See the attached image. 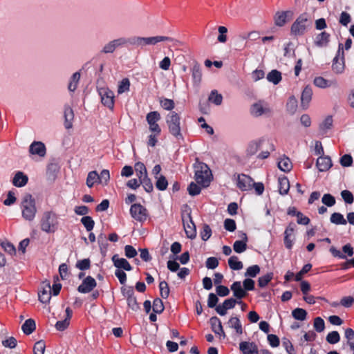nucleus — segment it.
<instances>
[{"mask_svg":"<svg viewBox=\"0 0 354 354\" xmlns=\"http://www.w3.org/2000/svg\"><path fill=\"white\" fill-rule=\"evenodd\" d=\"M311 23L307 14L300 15L293 22L290 28V35L293 37L304 35L310 26Z\"/></svg>","mask_w":354,"mask_h":354,"instance_id":"f257e3e1","label":"nucleus"},{"mask_svg":"<svg viewBox=\"0 0 354 354\" xmlns=\"http://www.w3.org/2000/svg\"><path fill=\"white\" fill-rule=\"evenodd\" d=\"M250 113L253 118H268L272 115V109L267 102L259 100L250 106Z\"/></svg>","mask_w":354,"mask_h":354,"instance_id":"f03ea898","label":"nucleus"},{"mask_svg":"<svg viewBox=\"0 0 354 354\" xmlns=\"http://www.w3.org/2000/svg\"><path fill=\"white\" fill-rule=\"evenodd\" d=\"M212 178V172L205 163H199L196 167L195 179L198 184L206 187L209 185Z\"/></svg>","mask_w":354,"mask_h":354,"instance_id":"7ed1b4c3","label":"nucleus"},{"mask_svg":"<svg viewBox=\"0 0 354 354\" xmlns=\"http://www.w3.org/2000/svg\"><path fill=\"white\" fill-rule=\"evenodd\" d=\"M169 133L176 138H182L180 117L175 111H171L166 117Z\"/></svg>","mask_w":354,"mask_h":354,"instance_id":"20e7f679","label":"nucleus"},{"mask_svg":"<svg viewBox=\"0 0 354 354\" xmlns=\"http://www.w3.org/2000/svg\"><path fill=\"white\" fill-rule=\"evenodd\" d=\"M22 215L24 218L28 221H32L35 216L37 209L34 198L30 194L24 196L21 203Z\"/></svg>","mask_w":354,"mask_h":354,"instance_id":"39448f33","label":"nucleus"},{"mask_svg":"<svg viewBox=\"0 0 354 354\" xmlns=\"http://www.w3.org/2000/svg\"><path fill=\"white\" fill-rule=\"evenodd\" d=\"M58 218L56 214L53 212L44 213L41 221V228L43 231L52 233L57 229Z\"/></svg>","mask_w":354,"mask_h":354,"instance_id":"423d86ee","label":"nucleus"},{"mask_svg":"<svg viewBox=\"0 0 354 354\" xmlns=\"http://www.w3.org/2000/svg\"><path fill=\"white\" fill-rule=\"evenodd\" d=\"M97 92L100 96L102 104L110 110H113L115 104V95L113 92L108 87L98 88Z\"/></svg>","mask_w":354,"mask_h":354,"instance_id":"0eeeda50","label":"nucleus"},{"mask_svg":"<svg viewBox=\"0 0 354 354\" xmlns=\"http://www.w3.org/2000/svg\"><path fill=\"white\" fill-rule=\"evenodd\" d=\"M345 69L344 63V53L343 46L341 44H339L338 51L337 55L335 57L332 64V71L335 74H342Z\"/></svg>","mask_w":354,"mask_h":354,"instance_id":"6e6552de","label":"nucleus"},{"mask_svg":"<svg viewBox=\"0 0 354 354\" xmlns=\"http://www.w3.org/2000/svg\"><path fill=\"white\" fill-rule=\"evenodd\" d=\"M160 118V114L156 111H151L146 115V120L149 124L150 131L155 133L156 135H160L161 132V129L158 124Z\"/></svg>","mask_w":354,"mask_h":354,"instance_id":"1a4fd4ad","label":"nucleus"},{"mask_svg":"<svg viewBox=\"0 0 354 354\" xmlns=\"http://www.w3.org/2000/svg\"><path fill=\"white\" fill-rule=\"evenodd\" d=\"M128 40L125 37H119L106 43L102 48L101 53L104 54L113 53L116 48L125 46Z\"/></svg>","mask_w":354,"mask_h":354,"instance_id":"9d476101","label":"nucleus"},{"mask_svg":"<svg viewBox=\"0 0 354 354\" xmlns=\"http://www.w3.org/2000/svg\"><path fill=\"white\" fill-rule=\"evenodd\" d=\"M145 48L147 46H156L160 42H169L173 44V45H176L179 41L170 37L163 36V35H156L151 37H145Z\"/></svg>","mask_w":354,"mask_h":354,"instance_id":"9b49d317","label":"nucleus"},{"mask_svg":"<svg viewBox=\"0 0 354 354\" xmlns=\"http://www.w3.org/2000/svg\"><path fill=\"white\" fill-rule=\"evenodd\" d=\"M131 216L138 221H145L147 218V209L140 204H133L130 208Z\"/></svg>","mask_w":354,"mask_h":354,"instance_id":"f8f14e48","label":"nucleus"},{"mask_svg":"<svg viewBox=\"0 0 354 354\" xmlns=\"http://www.w3.org/2000/svg\"><path fill=\"white\" fill-rule=\"evenodd\" d=\"M29 153L39 158H44L46 154V146L42 142L34 141L29 147Z\"/></svg>","mask_w":354,"mask_h":354,"instance_id":"ddd939ff","label":"nucleus"},{"mask_svg":"<svg viewBox=\"0 0 354 354\" xmlns=\"http://www.w3.org/2000/svg\"><path fill=\"white\" fill-rule=\"evenodd\" d=\"M292 17V12L290 10L287 11H277L274 15V24L277 26H283L289 19Z\"/></svg>","mask_w":354,"mask_h":354,"instance_id":"4468645a","label":"nucleus"},{"mask_svg":"<svg viewBox=\"0 0 354 354\" xmlns=\"http://www.w3.org/2000/svg\"><path fill=\"white\" fill-rule=\"evenodd\" d=\"M253 185V179L248 175L239 174L237 177V187L242 191L251 190Z\"/></svg>","mask_w":354,"mask_h":354,"instance_id":"2eb2a0df","label":"nucleus"},{"mask_svg":"<svg viewBox=\"0 0 354 354\" xmlns=\"http://www.w3.org/2000/svg\"><path fill=\"white\" fill-rule=\"evenodd\" d=\"M97 286L96 281L91 276L86 277L78 286L77 290L81 293H88Z\"/></svg>","mask_w":354,"mask_h":354,"instance_id":"dca6fc26","label":"nucleus"},{"mask_svg":"<svg viewBox=\"0 0 354 354\" xmlns=\"http://www.w3.org/2000/svg\"><path fill=\"white\" fill-rule=\"evenodd\" d=\"M237 301H238L234 298L227 299L221 305H218L216 307V311L218 315L224 316L227 314V310L234 308L235 305L237 304Z\"/></svg>","mask_w":354,"mask_h":354,"instance_id":"f3484780","label":"nucleus"},{"mask_svg":"<svg viewBox=\"0 0 354 354\" xmlns=\"http://www.w3.org/2000/svg\"><path fill=\"white\" fill-rule=\"evenodd\" d=\"M330 252L335 257L339 259H346V256L351 257L353 254V249L351 247V245H344L342 248V252L337 250L335 247H331Z\"/></svg>","mask_w":354,"mask_h":354,"instance_id":"a211bd4d","label":"nucleus"},{"mask_svg":"<svg viewBox=\"0 0 354 354\" xmlns=\"http://www.w3.org/2000/svg\"><path fill=\"white\" fill-rule=\"evenodd\" d=\"M265 138H261L250 142L247 148V154L249 156H253L260 149H264V146H263V145L265 142Z\"/></svg>","mask_w":354,"mask_h":354,"instance_id":"6ab92c4d","label":"nucleus"},{"mask_svg":"<svg viewBox=\"0 0 354 354\" xmlns=\"http://www.w3.org/2000/svg\"><path fill=\"white\" fill-rule=\"evenodd\" d=\"M183 225L185 233L187 237L193 239L196 236V230L194 223H193L191 216L187 215V217L183 218Z\"/></svg>","mask_w":354,"mask_h":354,"instance_id":"aec40b11","label":"nucleus"},{"mask_svg":"<svg viewBox=\"0 0 354 354\" xmlns=\"http://www.w3.org/2000/svg\"><path fill=\"white\" fill-rule=\"evenodd\" d=\"M263 146H264V149H261L262 151L257 156V158L261 160L268 158L270 154V152L275 150L274 144L270 139L266 138Z\"/></svg>","mask_w":354,"mask_h":354,"instance_id":"412c9836","label":"nucleus"},{"mask_svg":"<svg viewBox=\"0 0 354 354\" xmlns=\"http://www.w3.org/2000/svg\"><path fill=\"white\" fill-rule=\"evenodd\" d=\"M233 295L237 301L242 299L247 295V292L242 288L240 281H234L230 286Z\"/></svg>","mask_w":354,"mask_h":354,"instance_id":"4be33fe9","label":"nucleus"},{"mask_svg":"<svg viewBox=\"0 0 354 354\" xmlns=\"http://www.w3.org/2000/svg\"><path fill=\"white\" fill-rule=\"evenodd\" d=\"M239 349L243 354H258V348L255 343L241 342L239 344Z\"/></svg>","mask_w":354,"mask_h":354,"instance_id":"5701e85b","label":"nucleus"},{"mask_svg":"<svg viewBox=\"0 0 354 354\" xmlns=\"http://www.w3.org/2000/svg\"><path fill=\"white\" fill-rule=\"evenodd\" d=\"M210 324L212 331L223 338L225 337V333L223 330L221 320L216 316L210 319Z\"/></svg>","mask_w":354,"mask_h":354,"instance_id":"b1692460","label":"nucleus"},{"mask_svg":"<svg viewBox=\"0 0 354 354\" xmlns=\"http://www.w3.org/2000/svg\"><path fill=\"white\" fill-rule=\"evenodd\" d=\"M39 300L43 304H47L51 298V287L49 283H46L42 290L38 292Z\"/></svg>","mask_w":354,"mask_h":354,"instance_id":"393cba45","label":"nucleus"},{"mask_svg":"<svg viewBox=\"0 0 354 354\" xmlns=\"http://www.w3.org/2000/svg\"><path fill=\"white\" fill-rule=\"evenodd\" d=\"M316 165L319 171H326L332 166V161L329 156H321L317 160Z\"/></svg>","mask_w":354,"mask_h":354,"instance_id":"a878e982","label":"nucleus"},{"mask_svg":"<svg viewBox=\"0 0 354 354\" xmlns=\"http://www.w3.org/2000/svg\"><path fill=\"white\" fill-rule=\"evenodd\" d=\"M112 261L113 265L118 268H122L127 271L132 270V267L127 260L124 258H119L118 254H114L112 257Z\"/></svg>","mask_w":354,"mask_h":354,"instance_id":"bb28decb","label":"nucleus"},{"mask_svg":"<svg viewBox=\"0 0 354 354\" xmlns=\"http://www.w3.org/2000/svg\"><path fill=\"white\" fill-rule=\"evenodd\" d=\"M312 95L313 91L311 87L306 86L303 90L301 97V106L304 109H307L308 107L309 103L312 99Z\"/></svg>","mask_w":354,"mask_h":354,"instance_id":"cd10ccee","label":"nucleus"},{"mask_svg":"<svg viewBox=\"0 0 354 354\" xmlns=\"http://www.w3.org/2000/svg\"><path fill=\"white\" fill-rule=\"evenodd\" d=\"M313 82L317 87L320 88H326L337 85V82L335 80L329 81L321 76L315 77Z\"/></svg>","mask_w":354,"mask_h":354,"instance_id":"c85d7f7f","label":"nucleus"},{"mask_svg":"<svg viewBox=\"0 0 354 354\" xmlns=\"http://www.w3.org/2000/svg\"><path fill=\"white\" fill-rule=\"evenodd\" d=\"M28 176L21 171H18L12 179V183L15 186L21 187L25 186L28 183Z\"/></svg>","mask_w":354,"mask_h":354,"instance_id":"c756f323","label":"nucleus"},{"mask_svg":"<svg viewBox=\"0 0 354 354\" xmlns=\"http://www.w3.org/2000/svg\"><path fill=\"white\" fill-rule=\"evenodd\" d=\"M64 127L66 129H69L72 127V122L74 118V113L71 107L66 106L64 109Z\"/></svg>","mask_w":354,"mask_h":354,"instance_id":"7c9ffc66","label":"nucleus"},{"mask_svg":"<svg viewBox=\"0 0 354 354\" xmlns=\"http://www.w3.org/2000/svg\"><path fill=\"white\" fill-rule=\"evenodd\" d=\"M296 225L294 223H290L286 227L284 232V240L286 243H292L294 241V232Z\"/></svg>","mask_w":354,"mask_h":354,"instance_id":"2f4dec72","label":"nucleus"},{"mask_svg":"<svg viewBox=\"0 0 354 354\" xmlns=\"http://www.w3.org/2000/svg\"><path fill=\"white\" fill-rule=\"evenodd\" d=\"M227 324L230 328H234L236 330V333L238 335H241L243 333V328L240 319L237 317H232Z\"/></svg>","mask_w":354,"mask_h":354,"instance_id":"473e14b6","label":"nucleus"},{"mask_svg":"<svg viewBox=\"0 0 354 354\" xmlns=\"http://www.w3.org/2000/svg\"><path fill=\"white\" fill-rule=\"evenodd\" d=\"M330 40V35L326 32L324 31L319 34L315 39V44L317 46H326Z\"/></svg>","mask_w":354,"mask_h":354,"instance_id":"72a5a7b5","label":"nucleus"},{"mask_svg":"<svg viewBox=\"0 0 354 354\" xmlns=\"http://www.w3.org/2000/svg\"><path fill=\"white\" fill-rule=\"evenodd\" d=\"M278 167L280 170L284 172L290 171L292 167L290 158L286 156L280 158L278 162Z\"/></svg>","mask_w":354,"mask_h":354,"instance_id":"f704fd0d","label":"nucleus"},{"mask_svg":"<svg viewBox=\"0 0 354 354\" xmlns=\"http://www.w3.org/2000/svg\"><path fill=\"white\" fill-rule=\"evenodd\" d=\"M36 328L35 322L32 319H28L21 326L23 332L26 335L31 334Z\"/></svg>","mask_w":354,"mask_h":354,"instance_id":"c9c22d12","label":"nucleus"},{"mask_svg":"<svg viewBox=\"0 0 354 354\" xmlns=\"http://www.w3.org/2000/svg\"><path fill=\"white\" fill-rule=\"evenodd\" d=\"M80 79V73L79 72L73 74L68 85V89L70 92H74L77 89Z\"/></svg>","mask_w":354,"mask_h":354,"instance_id":"e433bc0d","label":"nucleus"},{"mask_svg":"<svg viewBox=\"0 0 354 354\" xmlns=\"http://www.w3.org/2000/svg\"><path fill=\"white\" fill-rule=\"evenodd\" d=\"M290 189L289 180L286 177L279 178V192L281 195L288 194Z\"/></svg>","mask_w":354,"mask_h":354,"instance_id":"4c0bfd02","label":"nucleus"},{"mask_svg":"<svg viewBox=\"0 0 354 354\" xmlns=\"http://www.w3.org/2000/svg\"><path fill=\"white\" fill-rule=\"evenodd\" d=\"M127 40L128 43L136 48H145V37L134 36L127 39Z\"/></svg>","mask_w":354,"mask_h":354,"instance_id":"58836bf2","label":"nucleus"},{"mask_svg":"<svg viewBox=\"0 0 354 354\" xmlns=\"http://www.w3.org/2000/svg\"><path fill=\"white\" fill-rule=\"evenodd\" d=\"M266 78L268 82H272L274 84H277L281 80V73L277 70H272L267 75Z\"/></svg>","mask_w":354,"mask_h":354,"instance_id":"ea45409f","label":"nucleus"},{"mask_svg":"<svg viewBox=\"0 0 354 354\" xmlns=\"http://www.w3.org/2000/svg\"><path fill=\"white\" fill-rule=\"evenodd\" d=\"M135 171L136 173V176L139 179H142L146 176H147V171L146 167L142 162H138L135 164L134 166Z\"/></svg>","mask_w":354,"mask_h":354,"instance_id":"a19ab883","label":"nucleus"},{"mask_svg":"<svg viewBox=\"0 0 354 354\" xmlns=\"http://www.w3.org/2000/svg\"><path fill=\"white\" fill-rule=\"evenodd\" d=\"M86 183L89 188L93 187L95 183H99L98 174L96 171L88 172Z\"/></svg>","mask_w":354,"mask_h":354,"instance_id":"79ce46f5","label":"nucleus"},{"mask_svg":"<svg viewBox=\"0 0 354 354\" xmlns=\"http://www.w3.org/2000/svg\"><path fill=\"white\" fill-rule=\"evenodd\" d=\"M130 81L128 78L122 79L118 84V94L120 95L129 91Z\"/></svg>","mask_w":354,"mask_h":354,"instance_id":"37998d69","label":"nucleus"},{"mask_svg":"<svg viewBox=\"0 0 354 354\" xmlns=\"http://www.w3.org/2000/svg\"><path fill=\"white\" fill-rule=\"evenodd\" d=\"M292 316L296 320L304 321L306 319L307 312L303 308H297L292 311Z\"/></svg>","mask_w":354,"mask_h":354,"instance_id":"c03bdc74","label":"nucleus"},{"mask_svg":"<svg viewBox=\"0 0 354 354\" xmlns=\"http://www.w3.org/2000/svg\"><path fill=\"white\" fill-rule=\"evenodd\" d=\"M228 265L230 268L234 270H239L243 268V263L241 261L238 260V257L236 256H232L228 259Z\"/></svg>","mask_w":354,"mask_h":354,"instance_id":"a18cd8bd","label":"nucleus"},{"mask_svg":"<svg viewBox=\"0 0 354 354\" xmlns=\"http://www.w3.org/2000/svg\"><path fill=\"white\" fill-rule=\"evenodd\" d=\"M209 101L214 103L215 105H221L223 101L222 95L218 93L216 90H213L211 91V93L208 98Z\"/></svg>","mask_w":354,"mask_h":354,"instance_id":"49530a36","label":"nucleus"},{"mask_svg":"<svg viewBox=\"0 0 354 354\" xmlns=\"http://www.w3.org/2000/svg\"><path fill=\"white\" fill-rule=\"evenodd\" d=\"M330 221L332 223L335 225H346L347 221L344 218V216L340 213H333L332 214Z\"/></svg>","mask_w":354,"mask_h":354,"instance_id":"de8ad7c7","label":"nucleus"},{"mask_svg":"<svg viewBox=\"0 0 354 354\" xmlns=\"http://www.w3.org/2000/svg\"><path fill=\"white\" fill-rule=\"evenodd\" d=\"M192 77L194 83L199 84L201 80L202 73L200 66L195 64L192 69Z\"/></svg>","mask_w":354,"mask_h":354,"instance_id":"09e8293b","label":"nucleus"},{"mask_svg":"<svg viewBox=\"0 0 354 354\" xmlns=\"http://www.w3.org/2000/svg\"><path fill=\"white\" fill-rule=\"evenodd\" d=\"M98 177L100 184L107 185L110 180V172L108 169H103L100 174H98Z\"/></svg>","mask_w":354,"mask_h":354,"instance_id":"8fccbe9b","label":"nucleus"},{"mask_svg":"<svg viewBox=\"0 0 354 354\" xmlns=\"http://www.w3.org/2000/svg\"><path fill=\"white\" fill-rule=\"evenodd\" d=\"M272 272H269L263 276L260 277L258 280L259 286L261 288L266 286L268 284V283L272 280Z\"/></svg>","mask_w":354,"mask_h":354,"instance_id":"3c124183","label":"nucleus"},{"mask_svg":"<svg viewBox=\"0 0 354 354\" xmlns=\"http://www.w3.org/2000/svg\"><path fill=\"white\" fill-rule=\"evenodd\" d=\"M157 179L156 183V187L158 189L163 191L167 189L168 185V182L165 176L162 175H160L158 177L156 178Z\"/></svg>","mask_w":354,"mask_h":354,"instance_id":"603ef678","label":"nucleus"},{"mask_svg":"<svg viewBox=\"0 0 354 354\" xmlns=\"http://www.w3.org/2000/svg\"><path fill=\"white\" fill-rule=\"evenodd\" d=\"M218 36L217 40L220 43H225L227 41V28L225 26H218Z\"/></svg>","mask_w":354,"mask_h":354,"instance_id":"864d4df0","label":"nucleus"},{"mask_svg":"<svg viewBox=\"0 0 354 354\" xmlns=\"http://www.w3.org/2000/svg\"><path fill=\"white\" fill-rule=\"evenodd\" d=\"M200 234L203 241H207L212 235V230L210 227L207 224H204L202 227Z\"/></svg>","mask_w":354,"mask_h":354,"instance_id":"5fc2aeb1","label":"nucleus"},{"mask_svg":"<svg viewBox=\"0 0 354 354\" xmlns=\"http://www.w3.org/2000/svg\"><path fill=\"white\" fill-rule=\"evenodd\" d=\"M326 339L329 344H335L339 342L340 335L337 331H332L327 335Z\"/></svg>","mask_w":354,"mask_h":354,"instance_id":"6e6d98bb","label":"nucleus"},{"mask_svg":"<svg viewBox=\"0 0 354 354\" xmlns=\"http://www.w3.org/2000/svg\"><path fill=\"white\" fill-rule=\"evenodd\" d=\"M153 311L155 313H161L164 310V305L161 299L156 298L153 302Z\"/></svg>","mask_w":354,"mask_h":354,"instance_id":"4d7b16f0","label":"nucleus"},{"mask_svg":"<svg viewBox=\"0 0 354 354\" xmlns=\"http://www.w3.org/2000/svg\"><path fill=\"white\" fill-rule=\"evenodd\" d=\"M313 326L315 330L318 333L324 331L325 328L324 319L320 317H315L314 319Z\"/></svg>","mask_w":354,"mask_h":354,"instance_id":"13d9d810","label":"nucleus"},{"mask_svg":"<svg viewBox=\"0 0 354 354\" xmlns=\"http://www.w3.org/2000/svg\"><path fill=\"white\" fill-rule=\"evenodd\" d=\"M160 104L162 108L167 111H171L174 108V102L171 99L160 98Z\"/></svg>","mask_w":354,"mask_h":354,"instance_id":"bf43d9fd","label":"nucleus"},{"mask_svg":"<svg viewBox=\"0 0 354 354\" xmlns=\"http://www.w3.org/2000/svg\"><path fill=\"white\" fill-rule=\"evenodd\" d=\"M160 295L162 298L167 299L169 295V288L168 283L165 281H162L159 284Z\"/></svg>","mask_w":354,"mask_h":354,"instance_id":"052dcab7","label":"nucleus"},{"mask_svg":"<svg viewBox=\"0 0 354 354\" xmlns=\"http://www.w3.org/2000/svg\"><path fill=\"white\" fill-rule=\"evenodd\" d=\"M259 272L260 267L258 265H254L247 268L245 276L255 277Z\"/></svg>","mask_w":354,"mask_h":354,"instance_id":"680f3d73","label":"nucleus"},{"mask_svg":"<svg viewBox=\"0 0 354 354\" xmlns=\"http://www.w3.org/2000/svg\"><path fill=\"white\" fill-rule=\"evenodd\" d=\"M82 223L84 225L87 231H91L94 227V221L91 216H85L81 219Z\"/></svg>","mask_w":354,"mask_h":354,"instance_id":"e2e57ef3","label":"nucleus"},{"mask_svg":"<svg viewBox=\"0 0 354 354\" xmlns=\"http://www.w3.org/2000/svg\"><path fill=\"white\" fill-rule=\"evenodd\" d=\"M322 202L328 207H332L335 204V198L330 194H325L322 196Z\"/></svg>","mask_w":354,"mask_h":354,"instance_id":"0e129e2a","label":"nucleus"},{"mask_svg":"<svg viewBox=\"0 0 354 354\" xmlns=\"http://www.w3.org/2000/svg\"><path fill=\"white\" fill-rule=\"evenodd\" d=\"M46 348L45 342L42 340L37 342L33 348L34 354H44Z\"/></svg>","mask_w":354,"mask_h":354,"instance_id":"69168bd1","label":"nucleus"},{"mask_svg":"<svg viewBox=\"0 0 354 354\" xmlns=\"http://www.w3.org/2000/svg\"><path fill=\"white\" fill-rule=\"evenodd\" d=\"M141 185H142L145 190L147 192H151L153 191V187L151 180L148 178V176L140 179Z\"/></svg>","mask_w":354,"mask_h":354,"instance_id":"338daca9","label":"nucleus"},{"mask_svg":"<svg viewBox=\"0 0 354 354\" xmlns=\"http://www.w3.org/2000/svg\"><path fill=\"white\" fill-rule=\"evenodd\" d=\"M187 190L191 196H196L201 193V189L197 184L192 182L188 186Z\"/></svg>","mask_w":354,"mask_h":354,"instance_id":"774afa93","label":"nucleus"}]
</instances>
